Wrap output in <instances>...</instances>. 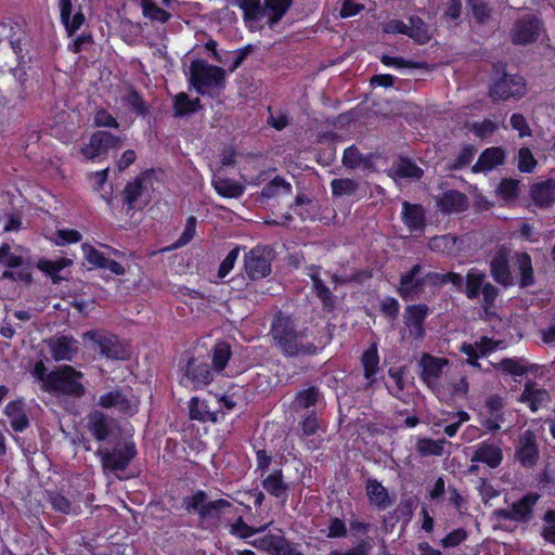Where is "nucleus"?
<instances>
[{
    "instance_id": "1",
    "label": "nucleus",
    "mask_w": 555,
    "mask_h": 555,
    "mask_svg": "<svg viewBox=\"0 0 555 555\" xmlns=\"http://www.w3.org/2000/svg\"><path fill=\"white\" fill-rule=\"evenodd\" d=\"M270 333L275 346L286 357L309 356L318 351L313 343H302L304 333L297 331L295 320L282 311L274 314Z\"/></svg>"
},
{
    "instance_id": "2",
    "label": "nucleus",
    "mask_w": 555,
    "mask_h": 555,
    "mask_svg": "<svg viewBox=\"0 0 555 555\" xmlns=\"http://www.w3.org/2000/svg\"><path fill=\"white\" fill-rule=\"evenodd\" d=\"M243 11V21L250 31H260L263 29L262 18H267L266 24L273 29L286 14L293 4V0H232Z\"/></svg>"
},
{
    "instance_id": "3",
    "label": "nucleus",
    "mask_w": 555,
    "mask_h": 555,
    "mask_svg": "<svg viewBox=\"0 0 555 555\" xmlns=\"http://www.w3.org/2000/svg\"><path fill=\"white\" fill-rule=\"evenodd\" d=\"M190 83L198 94H209L211 90L225 87V70L208 64L204 60H195L190 65Z\"/></svg>"
},
{
    "instance_id": "4",
    "label": "nucleus",
    "mask_w": 555,
    "mask_h": 555,
    "mask_svg": "<svg viewBox=\"0 0 555 555\" xmlns=\"http://www.w3.org/2000/svg\"><path fill=\"white\" fill-rule=\"evenodd\" d=\"M464 294L468 299L482 295L481 307L487 315H495L494 302L500 294L498 287L487 281V275L478 269H469L465 278Z\"/></svg>"
},
{
    "instance_id": "5",
    "label": "nucleus",
    "mask_w": 555,
    "mask_h": 555,
    "mask_svg": "<svg viewBox=\"0 0 555 555\" xmlns=\"http://www.w3.org/2000/svg\"><path fill=\"white\" fill-rule=\"evenodd\" d=\"M182 506L188 513H197L202 521L218 524L221 516L232 503L224 499L209 501L205 491L198 490L191 496L183 498Z\"/></svg>"
},
{
    "instance_id": "6",
    "label": "nucleus",
    "mask_w": 555,
    "mask_h": 555,
    "mask_svg": "<svg viewBox=\"0 0 555 555\" xmlns=\"http://www.w3.org/2000/svg\"><path fill=\"white\" fill-rule=\"evenodd\" d=\"M83 374L70 365H61L50 372L48 392L80 398L85 395L86 388L80 382Z\"/></svg>"
},
{
    "instance_id": "7",
    "label": "nucleus",
    "mask_w": 555,
    "mask_h": 555,
    "mask_svg": "<svg viewBox=\"0 0 555 555\" xmlns=\"http://www.w3.org/2000/svg\"><path fill=\"white\" fill-rule=\"evenodd\" d=\"M495 74H502L490 88L489 95L493 101L520 99L526 94L527 88L522 76L505 73L504 65H494Z\"/></svg>"
},
{
    "instance_id": "8",
    "label": "nucleus",
    "mask_w": 555,
    "mask_h": 555,
    "mask_svg": "<svg viewBox=\"0 0 555 555\" xmlns=\"http://www.w3.org/2000/svg\"><path fill=\"white\" fill-rule=\"evenodd\" d=\"M83 343L112 360H125L128 351L117 336L103 331H88L82 335Z\"/></svg>"
},
{
    "instance_id": "9",
    "label": "nucleus",
    "mask_w": 555,
    "mask_h": 555,
    "mask_svg": "<svg viewBox=\"0 0 555 555\" xmlns=\"http://www.w3.org/2000/svg\"><path fill=\"white\" fill-rule=\"evenodd\" d=\"M95 455L100 457L104 473H115L125 470L129 466L137 455V450L133 442H125L122 446H115L112 450L99 447Z\"/></svg>"
},
{
    "instance_id": "10",
    "label": "nucleus",
    "mask_w": 555,
    "mask_h": 555,
    "mask_svg": "<svg viewBox=\"0 0 555 555\" xmlns=\"http://www.w3.org/2000/svg\"><path fill=\"white\" fill-rule=\"evenodd\" d=\"M273 249L268 246H256L244 258L246 274L251 280H259L271 273Z\"/></svg>"
},
{
    "instance_id": "11",
    "label": "nucleus",
    "mask_w": 555,
    "mask_h": 555,
    "mask_svg": "<svg viewBox=\"0 0 555 555\" xmlns=\"http://www.w3.org/2000/svg\"><path fill=\"white\" fill-rule=\"evenodd\" d=\"M540 495L537 493H527L517 502H514L511 508H498L493 511V517L496 520H512L515 522H529L533 517V507Z\"/></svg>"
},
{
    "instance_id": "12",
    "label": "nucleus",
    "mask_w": 555,
    "mask_h": 555,
    "mask_svg": "<svg viewBox=\"0 0 555 555\" xmlns=\"http://www.w3.org/2000/svg\"><path fill=\"white\" fill-rule=\"evenodd\" d=\"M122 145V138L104 130L95 131L87 145L81 147V154L88 159L104 156L109 150H118Z\"/></svg>"
},
{
    "instance_id": "13",
    "label": "nucleus",
    "mask_w": 555,
    "mask_h": 555,
    "mask_svg": "<svg viewBox=\"0 0 555 555\" xmlns=\"http://www.w3.org/2000/svg\"><path fill=\"white\" fill-rule=\"evenodd\" d=\"M540 30V20L534 15H526L515 22L511 40L514 44L527 46L538 40Z\"/></svg>"
},
{
    "instance_id": "14",
    "label": "nucleus",
    "mask_w": 555,
    "mask_h": 555,
    "mask_svg": "<svg viewBox=\"0 0 555 555\" xmlns=\"http://www.w3.org/2000/svg\"><path fill=\"white\" fill-rule=\"evenodd\" d=\"M509 253L506 246H501L490 261V273L494 281L505 287L514 284V278L509 270Z\"/></svg>"
},
{
    "instance_id": "15",
    "label": "nucleus",
    "mask_w": 555,
    "mask_h": 555,
    "mask_svg": "<svg viewBox=\"0 0 555 555\" xmlns=\"http://www.w3.org/2000/svg\"><path fill=\"white\" fill-rule=\"evenodd\" d=\"M449 363L444 358H437L429 353H424L418 361L422 369L421 377L423 382L431 389L435 390L438 380L442 376L443 367Z\"/></svg>"
},
{
    "instance_id": "16",
    "label": "nucleus",
    "mask_w": 555,
    "mask_h": 555,
    "mask_svg": "<svg viewBox=\"0 0 555 555\" xmlns=\"http://www.w3.org/2000/svg\"><path fill=\"white\" fill-rule=\"evenodd\" d=\"M539 448L537 444L535 435L531 430H526L518 441V446L515 451V459L524 467H533L539 460Z\"/></svg>"
},
{
    "instance_id": "17",
    "label": "nucleus",
    "mask_w": 555,
    "mask_h": 555,
    "mask_svg": "<svg viewBox=\"0 0 555 555\" xmlns=\"http://www.w3.org/2000/svg\"><path fill=\"white\" fill-rule=\"evenodd\" d=\"M421 272L422 266L414 264L409 272L401 275L398 294L403 300H414L415 295H418L423 291L425 279L418 276Z\"/></svg>"
},
{
    "instance_id": "18",
    "label": "nucleus",
    "mask_w": 555,
    "mask_h": 555,
    "mask_svg": "<svg viewBox=\"0 0 555 555\" xmlns=\"http://www.w3.org/2000/svg\"><path fill=\"white\" fill-rule=\"evenodd\" d=\"M115 420L102 411L94 410L88 415V428L98 441H106L113 436Z\"/></svg>"
},
{
    "instance_id": "19",
    "label": "nucleus",
    "mask_w": 555,
    "mask_h": 555,
    "mask_svg": "<svg viewBox=\"0 0 555 555\" xmlns=\"http://www.w3.org/2000/svg\"><path fill=\"white\" fill-rule=\"evenodd\" d=\"M49 351L55 361H72L78 352L77 341L67 336H54L46 340Z\"/></svg>"
},
{
    "instance_id": "20",
    "label": "nucleus",
    "mask_w": 555,
    "mask_h": 555,
    "mask_svg": "<svg viewBox=\"0 0 555 555\" xmlns=\"http://www.w3.org/2000/svg\"><path fill=\"white\" fill-rule=\"evenodd\" d=\"M429 308L425 304L412 305L405 308L404 323L410 330L411 336L418 339L425 334L424 321L428 314Z\"/></svg>"
},
{
    "instance_id": "21",
    "label": "nucleus",
    "mask_w": 555,
    "mask_h": 555,
    "mask_svg": "<svg viewBox=\"0 0 555 555\" xmlns=\"http://www.w3.org/2000/svg\"><path fill=\"white\" fill-rule=\"evenodd\" d=\"M436 204L440 211L444 214L461 212L467 209V196L456 190H449L441 196L436 197Z\"/></svg>"
},
{
    "instance_id": "22",
    "label": "nucleus",
    "mask_w": 555,
    "mask_h": 555,
    "mask_svg": "<svg viewBox=\"0 0 555 555\" xmlns=\"http://www.w3.org/2000/svg\"><path fill=\"white\" fill-rule=\"evenodd\" d=\"M502 461V449L489 440L479 443L472 456V462H481L491 468H496L500 466Z\"/></svg>"
},
{
    "instance_id": "23",
    "label": "nucleus",
    "mask_w": 555,
    "mask_h": 555,
    "mask_svg": "<svg viewBox=\"0 0 555 555\" xmlns=\"http://www.w3.org/2000/svg\"><path fill=\"white\" fill-rule=\"evenodd\" d=\"M505 151L502 147L493 146L486 149L479 156L476 164L472 167L473 172L490 171L505 160Z\"/></svg>"
},
{
    "instance_id": "24",
    "label": "nucleus",
    "mask_w": 555,
    "mask_h": 555,
    "mask_svg": "<svg viewBox=\"0 0 555 555\" xmlns=\"http://www.w3.org/2000/svg\"><path fill=\"white\" fill-rule=\"evenodd\" d=\"M309 271V276L312 281L313 292L315 296L321 300L324 310L332 311L335 308V298L331 289L324 284L323 280L320 278L319 268L311 267Z\"/></svg>"
},
{
    "instance_id": "25",
    "label": "nucleus",
    "mask_w": 555,
    "mask_h": 555,
    "mask_svg": "<svg viewBox=\"0 0 555 555\" xmlns=\"http://www.w3.org/2000/svg\"><path fill=\"white\" fill-rule=\"evenodd\" d=\"M98 404L103 409H115L124 414L129 413L131 410L127 395L120 389H113L109 392L102 395Z\"/></svg>"
},
{
    "instance_id": "26",
    "label": "nucleus",
    "mask_w": 555,
    "mask_h": 555,
    "mask_svg": "<svg viewBox=\"0 0 555 555\" xmlns=\"http://www.w3.org/2000/svg\"><path fill=\"white\" fill-rule=\"evenodd\" d=\"M520 401L529 404L532 412L551 401L550 393L542 388H537L535 383H527L520 396Z\"/></svg>"
},
{
    "instance_id": "27",
    "label": "nucleus",
    "mask_w": 555,
    "mask_h": 555,
    "mask_svg": "<svg viewBox=\"0 0 555 555\" xmlns=\"http://www.w3.org/2000/svg\"><path fill=\"white\" fill-rule=\"evenodd\" d=\"M530 195L537 206H551L555 201V182L553 180H546L533 184L530 190Z\"/></svg>"
},
{
    "instance_id": "28",
    "label": "nucleus",
    "mask_w": 555,
    "mask_h": 555,
    "mask_svg": "<svg viewBox=\"0 0 555 555\" xmlns=\"http://www.w3.org/2000/svg\"><path fill=\"white\" fill-rule=\"evenodd\" d=\"M5 413L11 420V427L15 431H23L29 426V420L25 413L22 400L11 401L5 406Z\"/></svg>"
},
{
    "instance_id": "29",
    "label": "nucleus",
    "mask_w": 555,
    "mask_h": 555,
    "mask_svg": "<svg viewBox=\"0 0 555 555\" xmlns=\"http://www.w3.org/2000/svg\"><path fill=\"white\" fill-rule=\"evenodd\" d=\"M184 375L197 385H207L211 380L209 365L193 358L188 361Z\"/></svg>"
},
{
    "instance_id": "30",
    "label": "nucleus",
    "mask_w": 555,
    "mask_h": 555,
    "mask_svg": "<svg viewBox=\"0 0 555 555\" xmlns=\"http://www.w3.org/2000/svg\"><path fill=\"white\" fill-rule=\"evenodd\" d=\"M408 36L418 44H425L431 38L428 25L416 15L409 17Z\"/></svg>"
},
{
    "instance_id": "31",
    "label": "nucleus",
    "mask_w": 555,
    "mask_h": 555,
    "mask_svg": "<svg viewBox=\"0 0 555 555\" xmlns=\"http://www.w3.org/2000/svg\"><path fill=\"white\" fill-rule=\"evenodd\" d=\"M202 108L198 98L191 100L184 92L178 93L173 99V117L180 118Z\"/></svg>"
},
{
    "instance_id": "32",
    "label": "nucleus",
    "mask_w": 555,
    "mask_h": 555,
    "mask_svg": "<svg viewBox=\"0 0 555 555\" xmlns=\"http://www.w3.org/2000/svg\"><path fill=\"white\" fill-rule=\"evenodd\" d=\"M403 222L412 230H420L425 225V216L422 206L403 203Z\"/></svg>"
},
{
    "instance_id": "33",
    "label": "nucleus",
    "mask_w": 555,
    "mask_h": 555,
    "mask_svg": "<svg viewBox=\"0 0 555 555\" xmlns=\"http://www.w3.org/2000/svg\"><path fill=\"white\" fill-rule=\"evenodd\" d=\"M366 495L370 502L378 508H385L390 504L387 490L375 479L367 480Z\"/></svg>"
},
{
    "instance_id": "34",
    "label": "nucleus",
    "mask_w": 555,
    "mask_h": 555,
    "mask_svg": "<svg viewBox=\"0 0 555 555\" xmlns=\"http://www.w3.org/2000/svg\"><path fill=\"white\" fill-rule=\"evenodd\" d=\"M516 258L520 273V288L532 286L534 284V275L531 257L527 253H520L516 255Z\"/></svg>"
},
{
    "instance_id": "35",
    "label": "nucleus",
    "mask_w": 555,
    "mask_h": 555,
    "mask_svg": "<svg viewBox=\"0 0 555 555\" xmlns=\"http://www.w3.org/2000/svg\"><path fill=\"white\" fill-rule=\"evenodd\" d=\"M261 483L263 489L275 498H281L288 490V486L283 481L281 469H275Z\"/></svg>"
},
{
    "instance_id": "36",
    "label": "nucleus",
    "mask_w": 555,
    "mask_h": 555,
    "mask_svg": "<svg viewBox=\"0 0 555 555\" xmlns=\"http://www.w3.org/2000/svg\"><path fill=\"white\" fill-rule=\"evenodd\" d=\"M189 413L192 420L201 422H217V413L210 412L206 402H201L194 397L189 402Z\"/></svg>"
},
{
    "instance_id": "37",
    "label": "nucleus",
    "mask_w": 555,
    "mask_h": 555,
    "mask_svg": "<svg viewBox=\"0 0 555 555\" xmlns=\"http://www.w3.org/2000/svg\"><path fill=\"white\" fill-rule=\"evenodd\" d=\"M467 5L477 24H487L491 20L493 8L486 0H467Z\"/></svg>"
},
{
    "instance_id": "38",
    "label": "nucleus",
    "mask_w": 555,
    "mask_h": 555,
    "mask_svg": "<svg viewBox=\"0 0 555 555\" xmlns=\"http://www.w3.org/2000/svg\"><path fill=\"white\" fill-rule=\"evenodd\" d=\"M144 178L135 177L133 181L128 182L124 190V202L128 206V209H134L137 201L143 193Z\"/></svg>"
},
{
    "instance_id": "39",
    "label": "nucleus",
    "mask_w": 555,
    "mask_h": 555,
    "mask_svg": "<svg viewBox=\"0 0 555 555\" xmlns=\"http://www.w3.org/2000/svg\"><path fill=\"white\" fill-rule=\"evenodd\" d=\"M359 188V182L349 178L334 179L331 182L332 193L336 197L352 196L358 192Z\"/></svg>"
},
{
    "instance_id": "40",
    "label": "nucleus",
    "mask_w": 555,
    "mask_h": 555,
    "mask_svg": "<svg viewBox=\"0 0 555 555\" xmlns=\"http://www.w3.org/2000/svg\"><path fill=\"white\" fill-rule=\"evenodd\" d=\"M284 535L267 534L262 538L255 539L249 542L254 547L268 552L271 555H276L282 543H284Z\"/></svg>"
},
{
    "instance_id": "41",
    "label": "nucleus",
    "mask_w": 555,
    "mask_h": 555,
    "mask_svg": "<svg viewBox=\"0 0 555 555\" xmlns=\"http://www.w3.org/2000/svg\"><path fill=\"white\" fill-rule=\"evenodd\" d=\"M322 398V393L317 386H310L306 389L300 390L296 395L295 404L301 409H308L312 405H315L320 399Z\"/></svg>"
},
{
    "instance_id": "42",
    "label": "nucleus",
    "mask_w": 555,
    "mask_h": 555,
    "mask_svg": "<svg viewBox=\"0 0 555 555\" xmlns=\"http://www.w3.org/2000/svg\"><path fill=\"white\" fill-rule=\"evenodd\" d=\"M214 186L218 194L225 197H240L244 192V186L230 179H219L214 181Z\"/></svg>"
},
{
    "instance_id": "43",
    "label": "nucleus",
    "mask_w": 555,
    "mask_h": 555,
    "mask_svg": "<svg viewBox=\"0 0 555 555\" xmlns=\"http://www.w3.org/2000/svg\"><path fill=\"white\" fill-rule=\"evenodd\" d=\"M231 357V347L225 341L215 345L212 350V364L215 370L222 371Z\"/></svg>"
},
{
    "instance_id": "44",
    "label": "nucleus",
    "mask_w": 555,
    "mask_h": 555,
    "mask_svg": "<svg viewBox=\"0 0 555 555\" xmlns=\"http://www.w3.org/2000/svg\"><path fill=\"white\" fill-rule=\"evenodd\" d=\"M141 5L144 16L151 21L166 23L171 16L170 13L159 8L153 0H142Z\"/></svg>"
},
{
    "instance_id": "45",
    "label": "nucleus",
    "mask_w": 555,
    "mask_h": 555,
    "mask_svg": "<svg viewBox=\"0 0 555 555\" xmlns=\"http://www.w3.org/2000/svg\"><path fill=\"white\" fill-rule=\"evenodd\" d=\"M499 369H502L504 372L516 375V376H522L527 374L529 366L527 365V362L525 359H512V358H505L503 359L499 364L495 365Z\"/></svg>"
},
{
    "instance_id": "46",
    "label": "nucleus",
    "mask_w": 555,
    "mask_h": 555,
    "mask_svg": "<svg viewBox=\"0 0 555 555\" xmlns=\"http://www.w3.org/2000/svg\"><path fill=\"white\" fill-rule=\"evenodd\" d=\"M457 238L451 234L434 236L428 242V248L436 253H451Z\"/></svg>"
},
{
    "instance_id": "47",
    "label": "nucleus",
    "mask_w": 555,
    "mask_h": 555,
    "mask_svg": "<svg viewBox=\"0 0 555 555\" xmlns=\"http://www.w3.org/2000/svg\"><path fill=\"white\" fill-rule=\"evenodd\" d=\"M446 440H433L423 438L417 441V451L422 456L441 455L443 453Z\"/></svg>"
},
{
    "instance_id": "48",
    "label": "nucleus",
    "mask_w": 555,
    "mask_h": 555,
    "mask_svg": "<svg viewBox=\"0 0 555 555\" xmlns=\"http://www.w3.org/2000/svg\"><path fill=\"white\" fill-rule=\"evenodd\" d=\"M283 190L285 193L292 192V185L285 181L282 177L275 176L269 181L261 190V196L272 198L279 194V191Z\"/></svg>"
},
{
    "instance_id": "49",
    "label": "nucleus",
    "mask_w": 555,
    "mask_h": 555,
    "mask_svg": "<svg viewBox=\"0 0 555 555\" xmlns=\"http://www.w3.org/2000/svg\"><path fill=\"white\" fill-rule=\"evenodd\" d=\"M127 105L139 116H146L150 113V105L143 100L139 92L130 89L125 96Z\"/></svg>"
},
{
    "instance_id": "50",
    "label": "nucleus",
    "mask_w": 555,
    "mask_h": 555,
    "mask_svg": "<svg viewBox=\"0 0 555 555\" xmlns=\"http://www.w3.org/2000/svg\"><path fill=\"white\" fill-rule=\"evenodd\" d=\"M379 362L377 348L375 345H372L367 350L364 351L362 356V364L364 367V376L369 379L375 375L377 371V365Z\"/></svg>"
},
{
    "instance_id": "51",
    "label": "nucleus",
    "mask_w": 555,
    "mask_h": 555,
    "mask_svg": "<svg viewBox=\"0 0 555 555\" xmlns=\"http://www.w3.org/2000/svg\"><path fill=\"white\" fill-rule=\"evenodd\" d=\"M396 173L401 178L421 179L423 170L411 159L401 158L396 167Z\"/></svg>"
},
{
    "instance_id": "52",
    "label": "nucleus",
    "mask_w": 555,
    "mask_h": 555,
    "mask_svg": "<svg viewBox=\"0 0 555 555\" xmlns=\"http://www.w3.org/2000/svg\"><path fill=\"white\" fill-rule=\"evenodd\" d=\"M269 525L261 526L259 528H254L248 526L242 517H240L236 522L231 526L230 532L241 539H247L256 533L262 532L267 529Z\"/></svg>"
},
{
    "instance_id": "53",
    "label": "nucleus",
    "mask_w": 555,
    "mask_h": 555,
    "mask_svg": "<svg viewBox=\"0 0 555 555\" xmlns=\"http://www.w3.org/2000/svg\"><path fill=\"white\" fill-rule=\"evenodd\" d=\"M380 61L386 66H396L399 68H418L428 69L429 65L426 62L406 61L402 57H393L389 55H382Z\"/></svg>"
},
{
    "instance_id": "54",
    "label": "nucleus",
    "mask_w": 555,
    "mask_h": 555,
    "mask_svg": "<svg viewBox=\"0 0 555 555\" xmlns=\"http://www.w3.org/2000/svg\"><path fill=\"white\" fill-rule=\"evenodd\" d=\"M475 153H476L475 146H473V145L464 146L462 149V151L460 152V154L457 155V157L451 164L448 165V168L450 170H459V169L466 167L473 160Z\"/></svg>"
},
{
    "instance_id": "55",
    "label": "nucleus",
    "mask_w": 555,
    "mask_h": 555,
    "mask_svg": "<svg viewBox=\"0 0 555 555\" xmlns=\"http://www.w3.org/2000/svg\"><path fill=\"white\" fill-rule=\"evenodd\" d=\"M367 160L366 156H363L356 146H350L345 150L343 156V164L345 167L354 169L362 165V162Z\"/></svg>"
},
{
    "instance_id": "56",
    "label": "nucleus",
    "mask_w": 555,
    "mask_h": 555,
    "mask_svg": "<svg viewBox=\"0 0 555 555\" xmlns=\"http://www.w3.org/2000/svg\"><path fill=\"white\" fill-rule=\"evenodd\" d=\"M537 166V160L533 157L529 147H521L518 151V169L521 172H532Z\"/></svg>"
},
{
    "instance_id": "57",
    "label": "nucleus",
    "mask_w": 555,
    "mask_h": 555,
    "mask_svg": "<svg viewBox=\"0 0 555 555\" xmlns=\"http://www.w3.org/2000/svg\"><path fill=\"white\" fill-rule=\"evenodd\" d=\"M24 253L25 249L21 246H17L15 253H12L5 258L4 264L9 268H21L24 266L33 267L29 257L25 256Z\"/></svg>"
},
{
    "instance_id": "58",
    "label": "nucleus",
    "mask_w": 555,
    "mask_h": 555,
    "mask_svg": "<svg viewBox=\"0 0 555 555\" xmlns=\"http://www.w3.org/2000/svg\"><path fill=\"white\" fill-rule=\"evenodd\" d=\"M543 520L547 522V526L543 527L541 535L546 542L555 545V511H546Z\"/></svg>"
},
{
    "instance_id": "59",
    "label": "nucleus",
    "mask_w": 555,
    "mask_h": 555,
    "mask_svg": "<svg viewBox=\"0 0 555 555\" xmlns=\"http://www.w3.org/2000/svg\"><path fill=\"white\" fill-rule=\"evenodd\" d=\"M195 228H196V218L194 216H190L186 220L185 228L180 235V237L175 242L173 247H182L186 245L195 235Z\"/></svg>"
},
{
    "instance_id": "60",
    "label": "nucleus",
    "mask_w": 555,
    "mask_h": 555,
    "mask_svg": "<svg viewBox=\"0 0 555 555\" xmlns=\"http://www.w3.org/2000/svg\"><path fill=\"white\" fill-rule=\"evenodd\" d=\"M519 181L514 179H503L499 184L498 191L503 198L511 199L518 196Z\"/></svg>"
},
{
    "instance_id": "61",
    "label": "nucleus",
    "mask_w": 555,
    "mask_h": 555,
    "mask_svg": "<svg viewBox=\"0 0 555 555\" xmlns=\"http://www.w3.org/2000/svg\"><path fill=\"white\" fill-rule=\"evenodd\" d=\"M82 250L85 254L86 259L93 266L98 268H104V264L107 260L104 255L92 247L90 244H82Z\"/></svg>"
},
{
    "instance_id": "62",
    "label": "nucleus",
    "mask_w": 555,
    "mask_h": 555,
    "mask_svg": "<svg viewBox=\"0 0 555 555\" xmlns=\"http://www.w3.org/2000/svg\"><path fill=\"white\" fill-rule=\"evenodd\" d=\"M240 254V247H234L232 250L229 251L224 260L221 262L219 270H218V276L223 279L228 275V273L233 269L234 263Z\"/></svg>"
},
{
    "instance_id": "63",
    "label": "nucleus",
    "mask_w": 555,
    "mask_h": 555,
    "mask_svg": "<svg viewBox=\"0 0 555 555\" xmlns=\"http://www.w3.org/2000/svg\"><path fill=\"white\" fill-rule=\"evenodd\" d=\"M467 538V532L463 528H459L450 532L446 538L441 540V545L443 547H455L465 541Z\"/></svg>"
},
{
    "instance_id": "64",
    "label": "nucleus",
    "mask_w": 555,
    "mask_h": 555,
    "mask_svg": "<svg viewBox=\"0 0 555 555\" xmlns=\"http://www.w3.org/2000/svg\"><path fill=\"white\" fill-rule=\"evenodd\" d=\"M372 548L371 539L361 540L357 546L346 551L345 553H340L338 551H333L331 555H367L369 551Z\"/></svg>"
}]
</instances>
